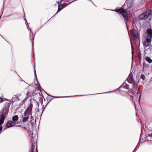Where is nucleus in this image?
<instances>
[{"mask_svg":"<svg viewBox=\"0 0 152 152\" xmlns=\"http://www.w3.org/2000/svg\"><path fill=\"white\" fill-rule=\"evenodd\" d=\"M32 46H33V42H32Z\"/></svg>","mask_w":152,"mask_h":152,"instance_id":"nucleus-29","label":"nucleus"},{"mask_svg":"<svg viewBox=\"0 0 152 152\" xmlns=\"http://www.w3.org/2000/svg\"><path fill=\"white\" fill-rule=\"evenodd\" d=\"M112 91H111V92H107V93H110Z\"/></svg>","mask_w":152,"mask_h":152,"instance_id":"nucleus-26","label":"nucleus"},{"mask_svg":"<svg viewBox=\"0 0 152 152\" xmlns=\"http://www.w3.org/2000/svg\"><path fill=\"white\" fill-rule=\"evenodd\" d=\"M151 39L149 38L146 37V38L143 39L142 40V42L144 48V49L147 50L148 48H147L151 45Z\"/></svg>","mask_w":152,"mask_h":152,"instance_id":"nucleus-4","label":"nucleus"},{"mask_svg":"<svg viewBox=\"0 0 152 152\" xmlns=\"http://www.w3.org/2000/svg\"><path fill=\"white\" fill-rule=\"evenodd\" d=\"M145 60L149 63H151L152 62V60L149 57H146L145 58Z\"/></svg>","mask_w":152,"mask_h":152,"instance_id":"nucleus-15","label":"nucleus"},{"mask_svg":"<svg viewBox=\"0 0 152 152\" xmlns=\"http://www.w3.org/2000/svg\"><path fill=\"white\" fill-rule=\"evenodd\" d=\"M133 83V88H134L137 89L138 88V84L137 83H136L135 82H133V83Z\"/></svg>","mask_w":152,"mask_h":152,"instance_id":"nucleus-14","label":"nucleus"},{"mask_svg":"<svg viewBox=\"0 0 152 152\" xmlns=\"http://www.w3.org/2000/svg\"><path fill=\"white\" fill-rule=\"evenodd\" d=\"M15 125V123L12 121H10L7 123L6 126L7 128H9L14 126Z\"/></svg>","mask_w":152,"mask_h":152,"instance_id":"nucleus-10","label":"nucleus"},{"mask_svg":"<svg viewBox=\"0 0 152 152\" xmlns=\"http://www.w3.org/2000/svg\"><path fill=\"white\" fill-rule=\"evenodd\" d=\"M9 107H6L0 112V126L2 124L4 121L5 117L7 115L8 112ZM2 129V127L0 126V132Z\"/></svg>","mask_w":152,"mask_h":152,"instance_id":"nucleus-2","label":"nucleus"},{"mask_svg":"<svg viewBox=\"0 0 152 152\" xmlns=\"http://www.w3.org/2000/svg\"><path fill=\"white\" fill-rule=\"evenodd\" d=\"M21 96V94L20 93H19L17 95H16L17 96H18V97L19 96Z\"/></svg>","mask_w":152,"mask_h":152,"instance_id":"nucleus-24","label":"nucleus"},{"mask_svg":"<svg viewBox=\"0 0 152 152\" xmlns=\"http://www.w3.org/2000/svg\"><path fill=\"white\" fill-rule=\"evenodd\" d=\"M141 136H142V135H141V136H140L141 138Z\"/></svg>","mask_w":152,"mask_h":152,"instance_id":"nucleus-32","label":"nucleus"},{"mask_svg":"<svg viewBox=\"0 0 152 152\" xmlns=\"http://www.w3.org/2000/svg\"><path fill=\"white\" fill-rule=\"evenodd\" d=\"M147 33L146 36L147 37L151 39L152 38V30L151 28H148L147 30Z\"/></svg>","mask_w":152,"mask_h":152,"instance_id":"nucleus-9","label":"nucleus"},{"mask_svg":"<svg viewBox=\"0 0 152 152\" xmlns=\"http://www.w3.org/2000/svg\"><path fill=\"white\" fill-rule=\"evenodd\" d=\"M64 7V5L62 4L60 5L59 6L57 12L60 11Z\"/></svg>","mask_w":152,"mask_h":152,"instance_id":"nucleus-16","label":"nucleus"},{"mask_svg":"<svg viewBox=\"0 0 152 152\" xmlns=\"http://www.w3.org/2000/svg\"><path fill=\"white\" fill-rule=\"evenodd\" d=\"M34 146L35 145H34L33 144L31 145L30 152H34Z\"/></svg>","mask_w":152,"mask_h":152,"instance_id":"nucleus-18","label":"nucleus"},{"mask_svg":"<svg viewBox=\"0 0 152 152\" xmlns=\"http://www.w3.org/2000/svg\"><path fill=\"white\" fill-rule=\"evenodd\" d=\"M124 83L121 86H123L124 88L126 89H129V85H124Z\"/></svg>","mask_w":152,"mask_h":152,"instance_id":"nucleus-17","label":"nucleus"},{"mask_svg":"<svg viewBox=\"0 0 152 152\" xmlns=\"http://www.w3.org/2000/svg\"><path fill=\"white\" fill-rule=\"evenodd\" d=\"M63 0H60V2H61L62 1H63Z\"/></svg>","mask_w":152,"mask_h":152,"instance_id":"nucleus-28","label":"nucleus"},{"mask_svg":"<svg viewBox=\"0 0 152 152\" xmlns=\"http://www.w3.org/2000/svg\"><path fill=\"white\" fill-rule=\"evenodd\" d=\"M137 147H138V145H137Z\"/></svg>","mask_w":152,"mask_h":152,"instance_id":"nucleus-31","label":"nucleus"},{"mask_svg":"<svg viewBox=\"0 0 152 152\" xmlns=\"http://www.w3.org/2000/svg\"><path fill=\"white\" fill-rule=\"evenodd\" d=\"M136 151V148L134 149V151H133V152H134V151Z\"/></svg>","mask_w":152,"mask_h":152,"instance_id":"nucleus-27","label":"nucleus"},{"mask_svg":"<svg viewBox=\"0 0 152 152\" xmlns=\"http://www.w3.org/2000/svg\"><path fill=\"white\" fill-rule=\"evenodd\" d=\"M34 76H35V77L36 78V79H37V78H36L37 75H36V71H35V65H34Z\"/></svg>","mask_w":152,"mask_h":152,"instance_id":"nucleus-21","label":"nucleus"},{"mask_svg":"<svg viewBox=\"0 0 152 152\" xmlns=\"http://www.w3.org/2000/svg\"><path fill=\"white\" fill-rule=\"evenodd\" d=\"M67 5L66 4H64V6H66Z\"/></svg>","mask_w":152,"mask_h":152,"instance_id":"nucleus-25","label":"nucleus"},{"mask_svg":"<svg viewBox=\"0 0 152 152\" xmlns=\"http://www.w3.org/2000/svg\"><path fill=\"white\" fill-rule=\"evenodd\" d=\"M133 75L132 73H130L128 77L127 80L128 82L130 83H132L134 82L133 78Z\"/></svg>","mask_w":152,"mask_h":152,"instance_id":"nucleus-8","label":"nucleus"},{"mask_svg":"<svg viewBox=\"0 0 152 152\" xmlns=\"http://www.w3.org/2000/svg\"><path fill=\"white\" fill-rule=\"evenodd\" d=\"M132 32L135 40L136 41H138V34L137 31L135 29H133L132 30Z\"/></svg>","mask_w":152,"mask_h":152,"instance_id":"nucleus-7","label":"nucleus"},{"mask_svg":"<svg viewBox=\"0 0 152 152\" xmlns=\"http://www.w3.org/2000/svg\"><path fill=\"white\" fill-rule=\"evenodd\" d=\"M30 115L24 113L22 115V120L21 122L23 124L26 123L29 119Z\"/></svg>","mask_w":152,"mask_h":152,"instance_id":"nucleus-6","label":"nucleus"},{"mask_svg":"<svg viewBox=\"0 0 152 152\" xmlns=\"http://www.w3.org/2000/svg\"><path fill=\"white\" fill-rule=\"evenodd\" d=\"M18 119V115H15L12 118V120L13 122L17 121Z\"/></svg>","mask_w":152,"mask_h":152,"instance_id":"nucleus-12","label":"nucleus"},{"mask_svg":"<svg viewBox=\"0 0 152 152\" xmlns=\"http://www.w3.org/2000/svg\"><path fill=\"white\" fill-rule=\"evenodd\" d=\"M37 83H38V81H37Z\"/></svg>","mask_w":152,"mask_h":152,"instance_id":"nucleus-30","label":"nucleus"},{"mask_svg":"<svg viewBox=\"0 0 152 152\" xmlns=\"http://www.w3.org/2000/svg\"><path fill=\"white\" fill-rule=\"evenodd\" d=\"M146 138L149 141H152V134H148V136H146Z\"/></svg>","mask_w":152,"mask_h":152,"instance_id":"nucleus-13","label":"nucleus"},{"mask_svg":"<svg viewBox=\"0 0 152 152\" xmlns=\"http://www.w3.org/2000/svg\"><path fill=\"white\" fill-rule=\"evenodd\" d=\"M3 100L0 97V103H1L3 102Z\"/></svg>","mask_w":152,"mask_h":152,"instance_id":"nucleus-23","label":"nucleus"},{"mask_svg":"<svg viewBox=\"0 0 152 152\" xmlns=\"http://www.w3.org/2000/svg\"><path fill=\"white\" fill-rule=\"evenodd\" d=\"M27 99L26 98L24 99L23 101L22 102V104H23L27 100Z\"/></svg>","mask_w":152,"mask_h":152,"instance_id":"nucleus-22","label":"nucleus"},{"mask_svg":"<svg viewBox=\"0 0 152 152\" xmlns=\"http://www.w3.org/2000/svg\"><path fill=\"white\" fill-rule=\"evenodd\" d=\"M33 102H37L34 99H31L30 101V105L29 107H28L27 110L24 112V113H27V114L31 115V111L33 107L32 103Z\"/></svg>","mask_w":152,"mask_h":152,"instance_id":"nucleus-5","label":"nucleus"},{"mask_svg":"<svg viewBox=\"0 0 152 152\" xmlns=\"http://www.w3.org/2000/svg\"><path fill=\"white\" fill-rule=\"evenodd\" d=\"M19 100V98L18 97V96H16V95H15L12 96V98L10 99L11 102H12L18 101Z\"/></svg>","mask_w":152,"mask_h":152,"instance_id":"nucleus-11","label":"nucleus"},{"mask_svg":"<svg viewBox=\"0 0 152 152\" xmlns=\"http://www.w3.org/2000/svg\"><path fill=\"white\" fill-rule=\"evenodd\" d=\"M132 48V60H133V54H134V49L133 48L132 45V44L131 42V44Z\"/></svg>","mask_w":152,"mask_h":152,"instance_id":"nucleus-19","label":"nucleus"},{"mask_svg":"<svg viewBox=\"0 0 152 152\" xmlns=\"http://www.w3.org/2000/svg\"><path fill=\"white\" fill-rule=\"evenodd\" d=\"M151 10L148 9L140 14L138 17V18L140 20H145L147 19L151 15Z\"/></svg>","mask_w":152,"mask_h":152,"instance_id":"nucleus-3","label":"nucleus"},{"mask_svg":"<svg viewBox=\"0 0 152 152\" xmlns=\"http://www.w3.org/2000/svg\"><path fill=\"white\" fill-rule=\"evenodd\" d=\"M133 4V1L126 0L124 4L121 8L118 10L115 9V10H113L116 12H119L122 14L124 18L125 23L126 25L127 29L128 27L127 25V22L128 20V15L127 12V11H130L131 9L132 10V7Z\"/></svg>","mask_w":152,"mask_h":152,"instance_id":"nucleus-1","label":"nucleus"},{"mask_svg":"<svg viewBox=\"0 0 152 152\" xmlns=\"http://www.w3.org/2000/svg\"><path fill=\"white\" fill-rule=\"evenodd\" d=\"M141 77L143 80H145L146 78L145 75H141Z\"/></svg>","mask_w":152,"mask_h":152,"instance_id":"nucleus-20","label":"nucleus"}]
</instances>
